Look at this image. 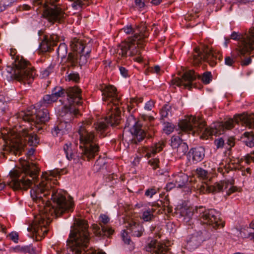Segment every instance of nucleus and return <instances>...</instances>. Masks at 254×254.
Returning a JSON list of instances; mask_svg holds the SVG:
<instances>
[{"label":"nucleus","mask_w":254,"mask_h":254,"mask_svg":"<svg viewBox=\"0 0 254 254\" xmlns=\"http://www.w3.org/2000/svg\"><path fill=\"white\" fill-rule=\"evenodd\" d=\"M21 166L10 171L11 181L8 185L14 190H26L34 184L30 195L39 208V213L34 217L28 230L32 232L36 241H40L49 231L48 226L53 218L72 212L74 203L71 199H66L65 191L50 190L51 181L55 177L51 172L43 173L40 183L36 185L39 178V168L35 164L25 160L21 163Z\"/></svg>","instance_id":"1"},{"label":"nucleus","mask_w":254,"mask_h":254,"mask_svg":"<svg viewBox=\"0 0 254 254\" xmlns=\"http://www.w3.org/2000/svg\"><path fill=\"white\" fill-rule=\"evenodd\" d=\"M122 30L127 34L132 33L134 35L119 45L117 54L122 57H127L128 52L130 56L140 55L139 49L143 48L144 39L148 36L145 24L141 23L134 29L130 25L127 26Z\"/></svg>","instance_id":"2"},{"label":"nucleus","mask_w":254,"mask_h":254,"mask_svg":"<svg viewBox=\"0 0 254 254\" xmlns=\"http://www.w3.org/2000/svg\"><path fill=\"white\" fill-rule=\"evenodd\" d=\"M90 238L87 222L83 219H75L74 227L67 240L69 254H80L83 251H85Z\"/></svg>","instance_id":"3"},{"label":"nucleus","mask_w":254,"mask_h":254,"mask_svg":"<svg viewBox=\"0 0 254 254\" xmlns=\"http://www.w3.org/2000/svg\"><path fill=\"white\" fill-rule=\"evenodd\" d=\"M91 124V119L85 120L81 123L78 129L80 147L83 148L80 158L84 160L94 159L99 151L97 137L94 131L90 129Z\"/></svg>","instance_id":"4"},{"label":"nucleus","mask_w":254,"mask_h":254,"mask_svg":"<svg viewBox=\"0 0 254 254\" xmlns=\"http://www.w3.org/2000/svg\"><path fill=\"white\" fill-rule=\"evenodd\" d=\"M181 130L188 133L192 132L193 135L196 133L200 135L203 139H207L209 136L221 134V130H218L216 124L213 127H206V123L200 118L190 116L183 120L179 124Z\"/></svg>","instance_id":"5"},{"label":"nucleus","mask_w":254,"mask_h":254,"mask_svg":"<svg viewBox=\"0 0 254 254\" xmlns=\"http://www.w3.org/2000/svg\"><path fill=\"white\" fill-rule=\"evenodd\" d=\"M36 107L38 108L34 111L27 110L21 111L16 115V118L19 120L27 122L31 125V128L34 129V127L38 130L42 128V125L49 121L50 119L49 113L47 108H40V106Z\"/></svg>","instance_id":"6"},{"label":"nucleus","mask_w":254,"mask_h":254,"mask_svg":"<svg viewBox=\"0 0 254 254\" xmlns=\"http://www.w3.org/2000/svg\"><path fill=\"white\" fill-rule=\"evenodd\" d=\"M59 0H34L35 4L40 5L45 8L42 16L52 24L62 23L67 15L59 5H54Z\"/></svg>","instance_id":"7"},{"label":"nucleus","mask_w":254,"mask_h":254,"mask_svg":"<svg viewBox=\"0 0 254 254\" xmlns=\"http://www.w3.org/2000/svg\"><path fill=\"white\" fill-rule=\"evenodd\" d=\"M53 97L56 101L60 98L66 95L67 103H65L72 112L78 113V110L74 108V105L81 104V89L77 86L69 87L65 90L60 86L55 87L52 91Z\"/></svg>","instance_id":"8"},{"label":"nucleus","mask_w":254,"mask_h":254,"mask_svg":"<svg viewBox=\"0 0 254 254\" xmlns=\"http://www.w3.org/2000/svg\"><path fill=\"white\" fill-rule=\"evenodd\" d=\"M197 77L201 79L204 84H209L212 79L211 72H204L201 76L195 73L194 70H189L186 71L182 76V78L175 77L171 81L173 85L178 86H184L185 88L191 90L192 87V82Z\"/></svg>","instance_id":"9"},{"label":"nucleus","mask_w":254,"mask_h":254,"mask_svg":"<svg viewBox=\"0 0 254 254\" xmlns=\"http://www.w3.org/2000/svg\"><path fill=\"white\" fill-rule=\"evenodd\" d=\"M241 123L245 124L249 128H254V114H243L234 116L233 119H230L225 122L216 124L218 130H221V134L225 130H229L233 128L236 124Z\"/></svg>","instance_id":"10"},{"label":"nucleus","mask_w":254,"mask_h":254,"mask_svg":"<svg viewBox=\"0 0 254 254\" xmlns=\"http://www.w3.org/2000/svg\"><path fill=\"white\" fill-rule=\"evenodd\" d=\"M70 47L72 51L79 55V65L86 64L91 52V45L82 39L74 38L70 42Z\"/></svg>","instance_id":"11"},{"label":"nucleus","mask_w":254,"mask_h":254,"mask_svg":"<svg viewBox=\"0 0 254 254\" xmlns=\"http://www.w3.org/2000/svg\"><path fill=\"white\" fill-rule=\"evenodd\" d=\"M77 114L78 113L71 111V109H69L66 105L63 107L61 112L63 121L61 122L58 126L52 129L53 135L56 136L59 134H63L65 131H67L70 128V122L73 120Z\"/></svg>","instance_id":"12"},{"label":"nucleus","mask_w":254,"mask_h":254,"mask_svg":"<svg viewBox=\"0 0 254 254\" xmlns=\"http://www.w3.org/2000/svg\"><path fill=\"white\" fill-rule=\"evenodd\" d=\"M16 64L17 67L19 68L17 73H15V78L19 81H22L24 84H30L36 74L35 69L28 66V62L23 59H21Z\"/></svg>","instance_id":"13"},{"label":"nucleus","mask_w":254,"mask_h":254,"mask_svg":"<svg viewBox=\"0 0 254 254\" xmlns=\"http://www.w3.org/2000/svg\"><path fill=\"white\" fill-rule=\"evenodd\" d=\"M217 58L213 51L208 46L204 48L203 54L197 48L194 49V53L192 56V63L195 65H198L203 60L209 64L211 66H215L216 64Z\"/></svg>","instance_id":"14"},{"label":"nucleus","mask_w":254,"mask_h":254,"mask_svg":"<svg viewBox=\"0 0 254 254\" xmlns=\"http://www.w3.org/2000/svg\"><path fill=\"white\" fill-rule=\"evenodd\" d=\"M99 89L102 93V100L103 101H108V107L118 105L120 102V98L118 97L117 93V89L113 85L101 84Z\"/></svg>","instance_id":"15"},{"label":"nucleus","mask_w":254,"mask_h":254,"mask_svg":"<svg viewBox=\"0 0 254 254\" xmlns=\"http://www.w3.org/2000/svg\"><path fill=\"white\" fill-rule=\"evenodd\" d=\"M234 179L231 178L229 180L216 183L213 185H206V191L209 193H217L228 189L227 194L230 195L238 190V188L234 186Z\"/></svg>","instance_id":"16"},{"label":"nucleus","mask_w":254,"mask_h":254,"mask_svg":"<svg viewBox=\"0 0 254 254\" xmlns=\"http://www.w3.org/2000/svg\"><path fill=\"white\" fill-rule=\"evenodd\" d=\"M250 34L238 43L236 49L239 56L250 55L254 50V27L250 30Z\"/></svg>","instance_id":"17"},{"label":"nucleus","mask_w":254,"mask_h":254,"mask_svg":"<svg viewBox=\"0 0 254 254\" xmlns=\"http://www.w3.org/2000/svg\"><path fill=\"white\" fill-rule=\"evenodd\" d=\"M201 219L203 223L211 225L215 229L224 227V222L218 217V213L214 209L205 211L201 214Z\"/></svg>","instance_id":"18"},{"label":"nucleus","mask_w":254,"mask_h":254,"mask_svg":"<svg viewBox=\"0 0 254 254\" xmlns=\"http://www.w3.org/2000/svg\"><path fill=\"white\" fill-rule=\"evenodd\" d=\"M146 251L151 254H173L165 245L156 240H152L146 247Z\"/></svg>","instance_id":"19"},{"label":"nucleus","mask_w":254,"mask_h":254,"mask_svg":"<svg viewBox=\"0 0 254 254\" xmlns=\"http://www.w3.org/2000/svg\"><path fill=\"white\" fill-rule=\"evenodd\" d=\"M59 37L55 34L44 35V38L39 46V50L43 53L50 51L52 48L57 45L59 41Z\"/></svg>","instance_id":"20"},{"label":"nucleus","mask_w":254,"mask_h":254,"mask_svg":"<svg viewBox=\"0 0 254 254\" xmlns=\"http://www.w3.org/2000/svg\"><path fill=\"white\" fill-rule=\"evenodd\" d=\"M109 112L105 119V122L111 126H117L121 120V111L117 105L108 107Z\"/></svg>","instance_id":"21"},{"label":"nucleus","mask_w":254,"mask_h":254,"mask_svg":"<svg viewBox=\"0 0 254 254\" xmlns=\"http://www.w3.org/2000/svg\"><path fill=\"white\" fill-rule=\"evenodd\" d=\"M165 146V142L161 140L150 146H144L141 148V152L145 154L144 157L149 158L162 150Z\"/></svg>","instance_id":"22"},{"label":"nucleus","mask_w":254,"mask_h":254,"mask_svg":"<svg viewBox=\"0 0 254 254\" xmlns=\"http://www.w3.org/2000/svg\"><path fill=\"white\" fill-rule=\"evenodd\" d=\"M23 148V145L19 139L12 140L9 143L4 146L3 150L6 153L16 155H20Z\"/></svg>","instance_id":"23"},{"label":"nucleus","mask_w":254,"mask_h":254,"mask_svg":"<svg viewBox=\"0 0 254 254\" xmlns=\"http://www.w3.org/2000/svg\"><path fill=\"white\" fill-rule=\"evenodd\" d=\"M142 127V125L140 123L136 122L131 129L133 136V140L136 143L141 141L146 136V132Z\"/></svg>","instance_id":"24"},{"label":"nucleus","mask_w":254,"mask_h":254,"mask_svg":"<svg viewBox=\"0 0 254 254\" xmlns=\"http://www.w3.org/2000/svg\"><path fill=\"white\" fill-rule=\"evenodd\" d=\"M189 156L191 157L193 163L200 162L205 156V149L202 147H197L191 148L189 152Z\"/></svg>","instance_id":"25"},{"label":"nucleus","mask_w":254,"mask_h":254,"mask_svg":"<svg viewBox=\"0 0 254 254\" xmlns=\"http://www.w3.org/2000/svg\"><path fill=\"white\" fill-rule=\"evenodd\" d=\"M100 226L101 229L97 224H94L92 225L93 233L97 236H106L109 237L114 232L112 228L109 226L101 225Z\"/></svg>","instance_id":"26"},{"label":"nucleus","mask_w":254,"mask_h":254,"mask_svg":"<svg viewBox=\"0 0 254 254\" xmlns=\"http://www.w3.org/2000/svg\"><path fill=\"white\" fill-rule=\"evenodd\" d=\"M202 240L200 236L193 235L187 242V247L190 250L197 248L201 244Z\"/></svg>","instance_id":"27"},{"label":"nucleus","mask_w":254,"mask_h":254,"mask_svg":"<svg viewBox=\"0 0 254 254\" xmlns=\"http://www.w3.org/2000/svg\"><path fill=\"white\" fill-rule=\"evenodd\" d=\"M25 141L30 146H36L39 143V139L36 134L29 133L27 129H24L22 133Z\"/></svg>","instance_id":"28"},{"label":"nucleus","mask_w":254,"mask_h":254,"mask_svg":"<svg viewBox=\"0 0 254 254\" xmlns=\"http://www.w3.org/2000/svg\"><path fill=\"white\" fill-rule=\"evenodd\" d=\"M188 175L184 173H179L174 176V180L177 186V188H181L184 187L188 182Z\"/></svg>","instance_id":"29"},{"label":"nucleus","mask_w":254,"mask_h":254,"mask_svg":"<svg viewBox=\"0 0 254 254\" xmlns=\"http://www.w3.org/2000/svg\"><path fill=\"white\" fill-rule=\"evenodd\" d=\"M129 230L132 236L137 237L141 236L144 231L142 226L135 222L129 224Z\"/></svg>","instance_id":"30"},{"label":"nucleus","mask_w":254,"mask_h":254,"mask_svg":"<svg viewBox=\"0 0 254 254\" xmlns=\"http://www.w3.org/2000/svg\"><path fill=\"white\" fill-rule=\"evenodd\" d=\"M108 125L105 121H99L94 124L93 127L98 133L100 134L102 137H104L106 136L104 133L108 127Z\"/></svg>","instance_id":"31"},{"label":"nucleus","mask_w":254,"mask_h":254,"mask_svg":"<svg viewBox=\"0 0 254 254\" xmlns=\"http://www.w3.org/2000/svg\"><path fill=\"white\" fill-rule=\"evenodd\" d=\"M68 67H74L78 64H79V55L76 52H70L66 61Z\"/></svg>","instance_id":"32"},{"label":"nucleus","mask_w":254,"mask_h":254,"mask_svg":"<svg viewBox=\"0 0 254 254\" xmlns=\"http://www.w3.org/2000/svg\"><path fill=\"white\" fill-rule=\"evenodd\" d=\"M188 149L189 147L186 142L181 144L178 147L173 149L174 153L176 155V157L179 159L184 157L188 152Z\"/></svg>","instance_id":"33"},{"label":"nucleus","mask_w":254,"mask_h":254,"mask_svg":"<svg viewBox=\"0 0 254 254\" xmlns=\"http://www.w3.org/2000/svg\"><path fill=\"white\" fill-rule=\"evenodd\" d=\"M56 102L51 94H47L43 96L42 99L37 103V106H40V108L46 107Z\"/></svg>","instance_id":"34"},{"label":"nucleus","mask_w":254,"mask_h":254,"mask_svg":"<svg viewBox=\"0 0 254 254\" xmlns=\"http://www.w3.org/2000/svg\"><path fill=\"white\" fill-rule=\"evenodd\" d=\"M243 141L245 144L250 147L254 146V133L252 131L245 132L243 134Z\"/></svg>","instance_id":"35"},{"label":"nucleus","mask_w":254,"mask_h":254,"mask_svg":"<svg viewBox=\"0 0 254 254\" xmlns=\"http://www.w3.org/2000/svg\"><path fill=\"white\" fill-rule=\"evenodd\" d=\"M8 108L7 103L0 99V123L5 119L8 114Z\"/></svg>","instance_id":"36"},{"label":"nucleus","mask_w":254,"mask_h":254,"mask_svg":"<svg viewBox=\"0 0 254 254\" xmlns=\"http://www.w3.org/2000/svg\"><path fill=\"white\" fill-rule=\"evenodd\" d=\"M122 237L124 243L128 245L129 250L132 251L134 248V243L131 241L127 232L125 230L123 231Z\"/></svg>","instance_id":"37"},{"label":"nucleus","mask_w":254,"mask_h":254,"mask_svg":"<svg viewBox=\"0 0 254 254\" xmlns=\"http://www.w3.org/2000/svg\"><path fill=\"white\" fill-rule=\"evenodd\" d=\"M154 212L155 209L154 208H149L143 212L141 218L145 222L150 221L154 217Z\"/></svg>","instance_id":"38"},{"label":"nucleus","mask_w":254,"mask_h":254,"mask_svg":"<svg viewBox=\"0 0 254 254\" xmlns=\"http://www.w3.org/2000/svg\"><path fill=\"white\" fill-rule=\"evenodd\" d=\"M57 52L59 58L62 59L65 58L67 53L66 45L65 43H61L58 47Z\"/></svg>","instance_id":"39"},{"label":"nucleus","mask_w":254,"mask_h":254,"mask_svg":"<svg viewBox=\"0 0 254 254\" xmlns=\"http://www.w3.org/2000/svg\"><path fill=\"white\" fill-rule=\"evenodd\" d=\"M71 146L72 144L70 142H68L65 144L64 146V150L66 155V158L69 160L74 159V154L71 149Z\"/></svg>","instance_id":"40"},{"label":"nucleus","mask_w":254,"mask_h":254,"mask_svg":"<svg viewBox=\"0 0 254 254\" xmlns=\"http://www.w3.org/2000/svg\"><path fill=\"white\" fill-rule=\"evenodd\" d=\"M172 108L168 104L164 105L160 111L161 119L167 118L169 116L171 115Z\"/></svg>","instance_id":"41"},{"label":"nucleus","mask_w":254,"mask_h":254,"mask_svg":"<svg viewBox=\"0 0 254 254\" xmlns=\"http://www.w3.org/2000/svg\"><path fill=\"white\" fill-rule=\"evenodd\" d=\"M184 142L179 136L174 135L171 138L170 144L173 149Z\"/></svg>","instance_id":"42"},{"label":"nucleus","mask_w":254,"mask_h":254,"mask_svg":"<svg viewBox=\"0 0 254 254\" xmlns=\"http://www.w3.org/2000/svg\"><path fill=\"white\" fill-rule=\"evenodd\" d=\"M56 64H51L49 66L44 69L41 72V75L43 78L47 77L51 73H53L54 71L55 66Z\"/></svg>","instance_id":"43"},{"label":"nucleus","mask_w":254,"mask_h":254,"mask_svg":"<svg viewBox=\"0 0 254 254\" xmlns=\"http://www.w3.org/2000/svg\"><path fill=\"white\" fill-rule=\"evenodd\" d=\"M72 1V6L75 9L82 7L83 6L87 5L89 3V0H70Z\"/></svg>","instance_id":"44"},{"label":"nucleus","mask_w":254,"mask_h":254,"mask_svg":"<svg viewBox=\"0 0 254 254\" xmlns=\"http://www.w3.org/2000/svg\"><path fill=\"white\" fill-rule=\"evenodd\" d=\"M159 191V189L156 187H152L145 190L144 195L149 198H151L154 194Z\"/></svg>","instance_id":"45"},{"label":"nucleus","mask_w":254,"mask_h":254,"mask_svg":"<svg viewBox=\"0 0 254 254\" xmlns=\"http://www.w3.org/2000/svg\"><path fill=\"white\" fill-rule=\"evenodd\" d=\"M195 172L197 177L200 179L204 180L207 178L208 171L202 168H197L196 169Z\"/></svg>","instance_id":"46"},{"label":"nucleus","mask_w":254,"mask_h":254,"mask_svg":"<svg viewBox=\"0 0 254 254\" xmlns=\"http://www.w3.org/2000/svg\"><path fill=\"white\" fill-rule=\"evenodd\" d=\"M23 253H28L29 254H37L35 248L31 245L22 246Z\"/></svg>","instance_id":"47"},{"label":"nucleus","mask_w":254,"mask_h":254,"mask_svg":"<svg viewBox=\"0 0 254 254\" xmlns=\"http://www.w3.org/2000/svg\"><path fill=\"white\" fill-rule=\"evenodd\" d=\"M163 128V131L166 134H170L174 131V126L169 122H167Z\"/></svg>","instance_id":"48"},{"label":"nucleus","mask_w":254,"mask_h":254,"mask_svg":"<svg viewBox=\"0 0 254 254\" xmlns=\"http://www.w3.org/2000/svg\"><path fill=\"white\" fill-rule=\"evenodd\" d=\"M17 0H0V7L5 9L7 7L10 6Z\"/></svg>","instance_id":"49"},{"label":"nucleus","mask_w":254,"mask_h":254,"mask_svg":"<svg viewBox=\"0 0 254 254\" xmlns=\"http://www.w3.org/2000/svg\"><path fill=\"white\" fill-rule=\"evenodd\" d=\"M99 225L100 226H105L110 221V218L106 214H101L99 216Z\"/></svg>","instance_id":"50"},{"label":"nucleus","mask_w":254,"mask_h":254,"mask_svg":"<svg viewBox=\"0 0 254 254\" xmlns=\"http://www.w3.org/2000/svg\"><path fill=\"white\" fill-rule=\"evenodd\" d=\"M118 67L120 73L123 77L127 78L129 77L130 75L129 71L126 67L121 65H119Z\"/></svg>","instance_id":"51"},{"label":"nucleus","mask_w":254,"mask_h":254,"mask_svg":"<svg viewBox=\"0 0 254 254\" xmlns=\"http://www.w3.org/2000/svg\"><path fill=\"white\" fill-rule=\"evenodd\" d=\"M159 160L158 158H153L149 160L148 164L152 167L153 170L159 167Z\"/></svg>","instance_id":"52"},{"label":"nucleus","mask_w":254,"mask_h":254,"mask_svg":"<svg viewBox=\"0 0 254 254\" xmlns=\"http://www.w3.org/2000/svg\"><path fill=\"white\" fill-rule=\"evenodd\" d=\"M180 214L182 216L185 217V219H186L187 217L189 218L190 217V215L192 214V212L189 209L182 208L180 210Z\"/></svg>","instance_id":"53"},{"label":"nucleus","mask_w":254,"mask_h":254,"mask_svg":"<svg viewBox=\"0 0 254 254\" xmlns=\"http://www.w3.org/2000/svg\"><path fill=\"white\" fill-rule=\"evenodd\" d=\"M244 160L247 164H250L252 162H254V151L250 154H248L244 158Z\"/></svg>","instance_id":"54"},{"label":"nucleus","mask_w":254,"mask_h":254,"mask_svg":"<svg viewBox=\"0 0 254 254\" xmlns=\"http://www.w3.org/2000/svg\"><path fill=\"white\" fill-rule=\"evenodd\" d=\"M68 80L73 81L74 82H78L79 80L80 77L79 74L76 72L70 73L67 76Z\"/></svg>","instance_id":"55"},{"label":"nucleus","mask_w":254,"mask_h":254,"mask_svg":"<svg viewBox=\"0 0 254 254\" xmlns=\"http://www.w3.org/2000/svg\"><path fill=\"white\" fill-rule=\"evenodd\" d=\"M236 61L235 58H232L230 56H226L224 59L225 64L228 66H233Z\"/></svg>","instance_id":"56"},{"label":"nucleus","mask_w":254,"mask_h":254,"mask_svg":"<svg viewBox=\"0 0 254 254\" xmlns=\"http://www.w3.org/2000/svg\"><path fill=\"white\" fill-rule=\"evenodd\" d=\"M155 102L153 100H149L147 101L144 106V109L146 111H150L154 107Z\"/></svg>","instance_id":"57"},{"label":"nucleus","mask_w":254,"mask_h":254,"mask_svg":"<svg viewBox=\"0 0 254 254\" xmlns=\"http://www.w3.org/2000/svg\"><path fill=\"white\" fill-rule=\"evenodd\" d=\"M9 237L10 239L13 241L14 243H18L19 236L17 233L15 232H12L9 234Z\"/></svg>","instance_id":"58"},{"label":"nucleus","mask_w":254,"mask_h":254,"mask_svg":"<svg viewBox=\"0 0 254 254\" xmlns=\"http://www.w3.org/2000/svg\"><path fill=\"white\" fill-rule=\"evenodd\" d=\"M9 252L11 253H23L22 246L19 245L16 246L15 247H11L9 249Z\"/></svg>","instance_id":"59"},{"label":"nucleus","mask_w":254,"mask_h":254,"mask_svg":"<svg viewBox=\"0 0 254 254\" xmlns=\"http://www.w3.org/2000/svg\"><path fill=\"white\" fill-rule=\"evenodd\" d=\"M252 60L251 57L247 58L241 61L240 64L242 66H245L249 65L252 63Z\"/></svg>","instance_id":"60"},{"label":"nucleus","mask_w":254,"mask_h":254,"mask_svg":"<svg viewBox=\"0 0 254 254\" xmlns=\"http://www.w3.org/2000/svg\"><path fill=\"white\" fill-rule=\"evenodd\" d=\"M214 142L217 148L222 147L225 144L224 143V140L222 138L216 139Z\"/></svg>","instance_id":"61"},{"label":"nucleus","mask_w":254,"mask_h":254,"mask_svg":"<svg viewBox=\"0 0 254 254\" xmlns=\"http://www.w3.org/2000/svg\"><path fill=\"white\" fill-rule=\"evenodd\" d=\"M175 187H177V186L176 185V183L173 180L172 182H169L167 184L166 186V190L167 191H170Z\"/></svg>","instance_id":"62"},{"label":"nucleus","mask_w":254,"mask_h":254,"mask_svg":"<svg viewBox=\"0 0 254 254\" xmlns=\"http://www.w3.org/2000/svg\"><path fill=\"white\" fill-rule=\"evenodd\" d=\"M84 254H106L104 252H99L97 253H96V251L93 249H90L85 251Z\"/></svg>","instance_id":"63"},{"label":"nucleus","mask_w":254,"mask_h":254,"mask_svg":"<svg viewBox=\"0 0 254 254\" xmlns=\"http://www.w3.org/2000/svg\"><path fill=\"white\" fill-rule=\"evenodd\" d=\"M141 119L144 121L148 120L150 122H151L154 120V118L152 115H147L146 114H142L141 115Z\"/></svg>","instance_id":"64"}]
</instances>
